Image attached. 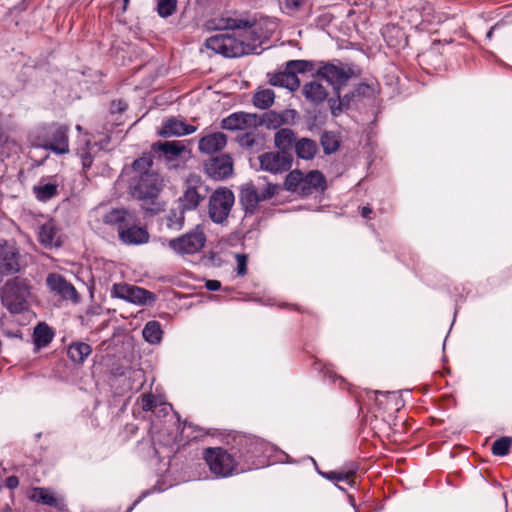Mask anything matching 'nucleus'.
<instances>
[{
    "label": "nucleus",
    "instance_id": "obj_9",
    "mask_svg": "<svg viewBox=\"0 0 512 512\" xmlns=\"http://www.w3.org/2000/svg\"><path fill=\"white\" fill-rule=\"evenodd\" d=\"M273 22L275 25V28L272 32V34L275 32L277 28V23L275 19H260L258 21H250L247 19H241V18H222L220 20V24L218 26V29H225V30H237L239 32L240 36H246L248 40H251L255 36L251 34V27L257 26L258 34H261L263 32H266L267 27H270L267 23Z\"/></svg>",
    "mask_w": 512,
    "mask_h": 512
},
{
    "label": "nucleus",
    "instance_id": "obj_4",
    "mask_svg": "<svg viewBox=\"0 0 512 512\" xmlns=\"http://www.w3.org/2000/svg\"><path fill=\"white\" fill-rule=\"evenodd\" d=\"M238 458L241 462L240 471L246 472L259 469L268 464L267 455L272 447L264 440L258 438H244L240 440Z\"/></svg>",
    "mask_w": 512,
    "mask_h": 512
},
{
    "label": "nucleus",
    "instance_id": "obj_41",
    "mask_svg": "<svg viewBox=\"0 0 512 512\" xmlns=\"http://www.w3.org/2000/svg\"><path fill=\"white\" fill-rule=\"evenodd\" d=\"M176 0H157V12L159 16L167 18L176 10Z\"/></svg>",
    "mask_w": 512,
    "mask_h": 512
},
{
    "label": "nucleus",
    "instance_id": "obj_36",
    "mask_svg": "<svg viewBox=\"0 0 512 512\" xmlns=\"http://www.w3.org/2000/svg\"><path fill=\"white\" fill-rule=\"evenodd\" d=\"M274 99L275 93L272 89H262L254 94L253 104L259 109H267L274 103Z\"/></svg>",
    "mask_w": 512,
    "mask_h": 512
},
{
    "label": "nucleus",
    "instance_id": "obj_21",
    "mask_svg": "<svg viewBox=\"0 0 512 512\" xmlns=\"http://www.w3.org/2000/svg\"><path fill=\"white\" fill-rule=\"evenodd\" d=\"M37 237L40 244L46 248L61 245L60 231L53 220H48L38 226Z\"/></svg>",
    "mask_w": 512,
    "mask_h": 512
},
{
    "label": "nucleus",
    "instance_id": "obj_22",
    "mask_svg": "<svg viewBox=\"0 0 512 512\" xmlns=\"http://www.w3.org/2000/svg\"><path fill=\"white\" fill-rule=\"evenodd\" d=\"M152 150L166 161L172 162L186 151V145L183 141H159L152 145Z\"/></svg>",
    "mask_w": 512,
    "mask_h": 512
},
{
    "label": "nucleus",
    "instance_id": "obj_20",
    "mask_svg": "<svg viewBox=\"0 0 512 512\" xmlns=\"http://www.w3.org/2000/svg\"><path fill=\"white\" fill-rule=\"evenodd\" d=\"M134 213L124 208L111 209L103 214V223L115 230L118 233V237L126 225H129V221L133 217Z\"/></svg>",
    "mask_w": 512,
    "mask_h": 512
},
{
    "label": "nucleus",
    "instance_id": "obj_6",
    "mask_svg": "<svg viewBox=\"0 0 512 512\" xmlns=\"http://www.w3.org/2000/svg\"><path fill=\"white\" fill-rule=\"evenodd\" d=\"M206 235L204 228L197 225L180 237L171 239L169 247L178 255H193L199 253L205 246Z\"/></svg>",
    "mask_w": 512,
    "mask_h": 512
},
{
    "label": "nucleus",
    "instance_id": "obj_44",
    "mask_svg": "<svg viewBox=\"0 0 512 512\" xmlns=\"http://www.w3.org/2000/svg\"><path fill=\"white\" fill-rule=\"evenodd\" d=\"M140 404L144 411H152L158 406V401L154 395L144 394L140 398Z\"/></svg>",
    "mask_w": 512,
    "mask_h": 512
},
{
    "label": "nucleus",
    "instance_id": "obj_1",
    "mask_svg": "<svg viewBox=\"0 0 512 512\" xmlns=\"http://www.w3.org/2000/svg\"><path fill=\"white\" fill-rule=\"evenodd\" d=\"M267 24L270 27H267L266 32L261 34H258L257 26L251 27V34L255 36L251 40H248L246 36H240L237 30H232V34L222 33L211 36L206 40V47L215 53L229 58L254 53L264 41L272 36L275 25L273 22H268Z\"/></svg>",
    "mask_w": 512,
    "mask_h": 512
},
{
    "label": "nucleus",
    "instance_id": "obj_50",
    "mask_svg": "<svg viewBox=\"0 0 512 512\" xmlns=\"http://www.w3.org/2000/svg\"><path fill=\"white\" fill-rule=\"evenodd\" d=\"M205 287L210 291H217L221 288V283L218 280H208Z\"/></svg>",
    "mask_w": 512,
    "mask_h": 512
},
{
    "label": "nucleus",
    "instance_id": "obj_49",
    "mask_svg": "<svg viewBox=\"0 0 512 512\" xmlns=\"http://www.w3.org/2000/svg\"><path fill=\"white\" fill-rule=\"evenodd\" d=\"M18 485H19V480L16 476H10L5 481V486L10 490L17 488Z\"/></svg>",
    "mask_w": 512,
    "mask_h": 512
},
{
    "label": "nucleus",
    "instance_id": "obj_40",
    "mask_svg": "<svg viewBox=\"0 0 512 512\" xmlns=\"http://www.w3.org/2000/svg\"><path fill=\"white\" fill-rule=\"evenodd\" d=\"M511 445L512 439L510 437H501L493 443L492 452L497 456H505L508 454Z\"/></svg>",
    "mask_w": 512,
    "mask_h": 512
},
{
    "label": "nucleus",
    "instance_id": "obj_33",
    "mask_svg": "<svg viewBox=\"0 0 512 512\" xmlns=\"http://www.w3.org/2000/svg\"><path fill=\"white\" fill-rule=\"evenodd\" d=\"M295 151L299 158L310 160L317 152V144L311 139L302 138L295 143Z\"/></svg>",
    "mask_w": 512,
    "mask_h": 512
},
{
    "label": "nucleus",
    "instance_id": "obj_47",
    "mask_svg": "<svg viewBox=\"0 0 512 512\" xmlns=\"http://www.w3.org/2000/svg\"><path fill=\"white\" fill-rule=\"evenodd\" d=\"M305 0H284V8L288 13H293L299 10Z\"/></svg>",
    "mask_w": 512,
    "mask_h": 512
},
{
    "label": "nucleus",
    "instance_id": "obj_53",
    "mask_svg": "<svg viewBox=\"0 0 512 512\" xmlns=\"http://www.w3.org/2000/svg\"><path fill=\"white\" fill-rule=\"evenodd\" d=\"M371 393H372L376 398H377V396H378V395L386 396V397H388V398H390V397L394 396V394H393V393H390V392L383 393V392H379V391H373V392H371Z\"/></svg>",
    "mask_w": 512,
    "mask_h": 512
},
{
    "label": "nucleus",
    "instance_id": "obj_43",
    "mask_svg": "<svg viewBox=\"0 0 512 512\" xmlns=\"http://www.w3.org/2000/svg\"><path fill=\"white\" fill-rule=\"evenodd\" d=\"M321 143L325 153L327 154L335 152L339 146L334 136L329 133H324L322 135Z\"/></svg>",
    "mask_w": 512,
    "mask_h": 512
},
{
    "label": "nucleus",
    "instance_id": "obj_12",
    "mask_svg": "<svg viewBox=\"0 0 512 512\" xmlns=\"http://www.w3.org/2000/svg\"><path fill=\"white\" fill-rule=\"evenodd\" d=\"M30 255L21 253L14 244H2V275L15 274L28 266Z\"/></svg>",
    "mask_w": 512,
    "mask_h": 512
},
{
    "label": "nucleus",
    "instance_id": "obj_39",
    "mask_svg": "<svg viewBox=\"0 0 512 512\" xmlns=\"http://www.w3.org/2000/svg\"><path fill=\"white\" fill-rule=\"evenodd\" d=\"M311 67V62L307 60H290L286 63L285 69L292 75H297V73H304L310 70Z\"/></svg>",
    "mask_w": 512,
    "mask_h": 512
},
{
    "label": "nucleus",
    "instance_id": "obj_54",
    "mask_svg": "<svg viewBox=\"0 0 512 512\" xmlns=\"http://www.w3.org/2000/svg\"><path fill=\"white\" fill-rule=\"evenodd\" d=\"M160 406H161V411H163L164 413H167L168 406L166 404H160Z\"/></svg>",
    "mask_w": 512,
    "mask_h": 512
},
{
    "label": "nucleus",
    "instance_id": "obj_45",
    "mask_svg": "<svg viewBox=\"0 0 512 512\" xmlns=\"http://www.w3.org/2000/svg\"><path fill=\"white\" fill-rule=\"evenodd\" d=\"M320 474L331 481H348L352 476L353 472H321Z\"/></svg>",
    "mask_w": 512,
    "mask_h": 512
},
{
    "label": "nucleus",
    "instance_id": "obj_30",
    "mask_svg": "<svg viewBox=\"0 0 512 512\" xmlns=\"http://www.w3.org/2000/svg\"><path fill=\"white\" fill-rule=\"evenodd\" d=\"M58 183L56 181L43 182L33 187L37 200L47 202L58 194Z\"/></svg>",
    "mask_w": 512,
    "mask_h": 512
},
{
    "label": "nucleus",
    "instance_id": "obj_18",
    "mask_svg": "<svg viewBox=\"0 0 512 512\" xmlns=\"http://www.w3.org/2000/svg\"><path fill=\"white\" fill-rule=\"evenodd\" d=\"M28 498L35 503L51 506L59 510H65L66 508L64 499L50 488H32L28 493Z\"/></svg>",
    "mask_w": 512,
    "mask_h": 512
},
{
    "label": "nucleus",
    "instance_id": "obj_29",
    "mask_svg": "<svg viewBox=\"0 0 512 512\" xmlns=\"http://www.w3.org/2000/svg\"><path fill=\"white\" fill-rule=\"evenodd\" d=\"M274 142L281 153H290L295 146V134L289 128H282L275 133Z\"/></svg>",
    "mask_w": 512,
    "mask_h": 512
},
{
    "label": "nucleus",
    "instance_id": "obj_58",
    "mask_svg": "<svg viewBox=\"0 0 512 512\" xmlns=\"http://www.w3.org/2000/svg\"><path fill=\"white\" fill-rule=\"evenodd\" d=\"M141 498H139L137 501L134 502V505L138 504Z\"/></svg>",
    "mask_w": 512,
    "mask_h": 512
},
{
    "label": "nucleus",
    "instance_id": "obj_55",
    "mask_svg": "<svg viewBox=\"0 0 512 512\" xmlns=\"http://www.w3.org/2000/svg\"><path fill=\"white\" fill-rule=\"evenodd\" d=\"M123 1H124V10H125L130 0H123Z\"/></svg>",
    "mask_w": 512,
    "mask_h": 512
},
{
    "label": "nucleus",
    "instance_id": "obj_2",
    "mask_svg": "<svg viewBox=\"0 0 512 512\" xmlns=\"http://www.w3.org/2000/svg\"><path fill=\"white\" fill-rule=\"evenodd\" d=\"M152 165L153 162L149 156L133 162L129 189L134 198L154 203L164 184L162 177L152 168Z\"/></svg>",
    "mask_w": 512,
    "mask_h": 512
},
{
    "label": "nucleus",
    "instance_id": "obj_15",
    "mask_svg": "<svg viewBox=\"0 0 512 512\" xmlns=\"http://www.w3.org/2000/svg\"><path fill=\"white\" fill-rule=\"evenodd\" d=\"M205 171L214 180H224L233 173L232 158L227 154L212 158L205 163Z\"/></svg>",
    "mask_w": 512,
    "mask_h": 512
},
{
    "label": "nucleus",
    "instance_id": "obj_25",
    "mask_svg": "<svg viewBox=\"0 0 512 512\" xmlns=\"http://www.w3.org/2000/svg\"><path fill=\"white\" fill-rule=\"evenodd\" d=\"M254 116L244 112L233 113L224 118L221 127L226 130H245L252 125Z\"/></svg>",
    "mask_w": 512,
    "mask_h": 512
},
{
    "label": "nucleus",
    "instance_id": "obj_23",
    "mask_svg": "<svg viewBox=\"0 0 512 512\" xmlns=\"http://www.w3.org/2000/svg\"><path fill=\"white\" fill-rule=\"evenodd\" d=\"M196 131V127L193 125H189L182 120L176 118H170L166 120L160 130L159 134L162 137H172V136H184L192 134Z\"/></svg>",
    "mask_w": 512,
    "mask_h": 512
},
{
    "label": "nucleus",
    "instance_id": "obj_52",
    "mask_svg": "<svg viewBox=\"0 0 512 512\" xmlns=\"http://www.w3.org/2000/svg\"><path fill=\"white\" fill-rule=\"evenodd\" d=\"M371 213H372V210L370 207H368V206L362 207L361 215L363 218H368Z\"/></svg>",
    "mask_w": 512,
    "mask_h": 512
},
{
    "label": "nucleus",
    "instance_id": "obj_34",
    "mask_svg": "<svg viewBox=\"0 0 512 512\" xmlns=\"http://www.w3.org/2000/svg\"><path fill=\"white\" fill-rule=\"evenodd\" d=\"M91 351L90 345L78 342L69 346L68 355L73 362L82 363L91 354Z\"/></svg>",
    "mask_w": 512,
    "mask_h": 512
},
{
    "label": "nucleus",
    "instance_id": "obj_48",
    "mask_svg": "<svg viewBox=\"0 0 512 512\" xmlns=\"http://www.w3.org/2000/svg\"><path fill=\"white\" fill-rule=\"evenodd\" d=\"M79 155L81 157L83 169L86 170V169L90 168L92 165V162H93V158H92L90 152L82 150L81 152H79Z\"/></svg>",
    "mask_w": 512,
    "mask_h": 512
},
{
    "label": "nucleus",
    "instance_id": "obj_28",
    "mask_svg": "<svg viewBox=\"0 0 512 512\" xmlns=\"http://www.w3.org/2000/svg\"><path fill=\"white\" fill-rule=\"evenodd\" d=\"M269 82L273 86L287 88L290 91H295L300 86V80L297 75H292L286 69L272 75Z\"/></svg>",
    "mask_w": 512,
    "mask_h": 512
},
{
    "label": "nucleus",
    "instance_id": "obj_38",
    "mask_svg": "<svg viewBox=\"0 0 512 512\" xmlns=\"http://www.w3.org/2000/svg\"><path fill=\"white\" fill-rule=\"evenodd\" d=\"M20 151L21 145L16 138L7 136L4 142L2 141V157L18 155Z\"/></svg>",
    "mask_w": 512,
    "mask_h": 512
},
{
    "label": "nucleus",
    "instance_id": "obj_10",
    "mask_svg": "<svg viewBox=\"0 0 512 512\" xmlns=\"http://www.w3.org/2000/svg\"><path fill=\"white\" fill-rule=\"evenodd\" d=\"M207 196V187L202 183L201 179L191 176L187 179L185 189L179 198V206L181 211L195 210Z\"/></svg>",
    "mask_w": 512,
    "mask_h": 512
},
{
    "label": "nucleus",
    "instance_id": "obj_59",
    "mask_svg": "<svg viewBox=\"0 0 512 512\" xmlns=\"http://www.w3.org/2000/svg\"><path fill=\"white\" fill-rule=\"evenodd\" d=\"M148 494V492H145L142 494V497H145Z\"/></svg>",
    "mask_w": 512,
    "mask_h": 512
},
{
    "label": "nucleus",
    "instance_id": "obj_19",
    "mask_svg": "<svg viewBox=\"0 0 512 512\" xmlns=\"http://www.w3.org/2000/svg\"><path fill=\"white\" fill-rule=\"evenodd\" d=\"M46 150L58 155L69 152L68 128L66 126L51 124L50 139Z\"/></svg>",
    "mask_w": 512,
    "mask_h": 512
},
{
    "label": "nucleus",
    "instance_id": "obj_26",
    "mask_svg": "<svg viewBox=\"0 0 512 512\" xmlns=\"http://www.w3.org/2000/svg\"><path fill=\"white\" fill-rule=\"evenodd\" d=\"M302 94L307 101L313 104L323 102L328 96L326 88L315 80L304 84Z\"/></svg>",
    "mask_w": 512,
    "mask_h": 512
},
{
    "label": "nucleus",
    "instance_id": "obj_24",
    "mask_svg": "<svg viewBox=\"0 0 512 512\" xmlns=\"http://www.w3.org/2000/svg\"><path fill=\"white\" fill-rule=\"evenodd\" d=\"M226 144V135L222 132H214L203 136L199 140V150L205 154H213L222 150Z\"/></svg>",
    "mask_w": 512,
    "mask_h": 512
},
{
    "label": "nucleus",
    "instance_id": "obj_27",
    "mask_svg": "<svg viewBox=\"0 0 512 512\" xmlns=\"http://www.w3.org/2000/svg\"><path fill=\"white\" fill-rule=\"evenodd\" d=\"M326 186V180L324 175L319 171H310L304 174L302 184V195H310L318 189L324 190Z\"/></svg>",
    "mask_w": 512,
    "mask_h": 512
},
{
    "label": "nucleus",
    "instance_id": "obj_13",
    "mask_svg": "<svg viewBox=\"0 0 512 512\" xmlns=\"http://www.w3.org/2000/svg\"><path fill=\"white\" fill-rule=\"evenodd\" d=\"M112 297L119 298L137 305H146L155 301V295L138 286L129 284H114Z\"/></svg>",
    "mask_w": 512,
    "mask_h": 512
},
{
    "label": "nucleus",
    "instance_id": "obj_31",
    "mask_svg": "<svg viewBox=\"0 0 512 512\" xmlns=\"http://www.w3.org/2000/svg\"><path fill=\"white\" fill-rule=\"evenodd\" d=\"M51 125H43L33 129L29 134V142L35 148L46 150L50 139Z\"/></svg>",
    "mask_w": 512,
    "mask_h": 512
},
{
    "label": "nucleus",
    "instance_id": "obj_42",
    "mask_svg": "<svg viewBox=\"0 0 512 512\" xmlns=\"http://www.w3.org/2000/svg\"><path fill=\"white\" fill-rule=\"evenodd\" d=\"M349 96L345 95L342 99L340 98V95L338 94V99H331L330 100V108L331 112L334 116L339 115L343 108L347 107L349 105Z\"/></svg>",
    "mask_w": 512,
    "mask_h": 512
},
{
    "label": "nucleus",
    "instance_id": "obj_14",
    "mask_svg": "<svg viewBox=\"0 0 512 512\" xmlns=\"http://www.w3.org/2000/svg\"><path fill=\"white\" fill-rule=\"evenodd\" d=\"M260 168L273 174L288 171L292 165L290 153L266 152L258 157Z\"/></svg>",
    "mask_w": 512,
    "mask_h": 512
},
{
    "label": "nucleus",
    "instance_id": "obj_7",
    "mask_svg": "<svg viewBox=\"0 0 512 512\" xmlns=\"http://www.w3.org/2000/svg\"><path fill=\"white\" fill-rule=\"evenodd\" d=\"M235 197L228 188L216 189L209 198L208 214L216 224H223L234 205Z\"/></svg>",
    "mask_w": 512,
    "mask_h": 512
},
{
    "label": "nucleus",
    "instance_id": "obj_51",
    "mask_svg": "<svg viewBox=\"0 0 512 512\" xmlns=\"http://www.w3.org/2000/svg\"><path fill=\"white\" fill-rule=\"evenodd\" d=\"M127 108V105L125 103H123L122 101H118L117 103L116 102H113L112 103V111L113 112H123L125 111Z\"/></svg>",
    "mask_w": 512,
    "mask_h": 512
},
{
    "label": "nucleus",
    "instance_id": "obj_46",
    "mask_svg": "<svg viewBox=\"0 0 512 512\" xmlns=\"http://www.w3.org/2000/svg\"><path fill=\"white\" fill-rule=\"evenodd\" d=\"M237 274L243 276L247 272V256L245 254H236Z\"/></svg>",
    "mask_w": 512,
    "mask_h": 512
},
{
    "label": "nucleus",
    "instance_id": "obj_56",
    "mask_svg": "<svg viewBox=\"0 0 512 512\" xmlns=\"http://www.w3.org/2000/svg\"><path fill=\"white\" fill-rule=\"evenodd\" d=\"M491 35H492V31L490 30V31L487 33V36H488V37H491Z\"/></svg>",
    "mask_w": 512,
    "mask_h": 512
},
{
    "label": "nucleus",
    "instance_id": "obj_32",
    "mask_svg": "<svg viewBox=\"0 0 512 512\" xmlns=\"http://www.w3.org/2000/svg\"><path fill=\"white\" fill-rule=\"evenodd\" d=\"M54 337V333L46 323H39L34 328L33 340L37 348L46 347Z\"/></svg>",
    "mask_w": 512,
    "mask_h": 512
},
{
    "label": "nucleus",
    "instance_id": "obj_35",
    "mask_svg": "<svg viewBox=\"0 0 512 512\" xmlns=\"http://www.w3.org/2000/svg\"><path fill=\"white\" fill-rule=\"evenodd\" d=\"M161 325L157 321H149L145 324L142 335L150 344H158L162 339Z\"/></svg>",
    "mask_w": 512,
    "mask_h": 512
},
{
    "label": "nucleus",
    "instance_id": "obj_57",
    "mask_svg": "<svg viewBox=\"0 0 512 512\" xmlns=\"http://www.w3.org/2000/svg\"><path fill=\"white\" fill-rule=\"evenodd\" d=\"M76 128H77L78 131H81V126L80 125H77Z\"/></svg>",
    "mask_w": 512,
    "mask_h": 512
},
{
    "label": "nucleus",
    "instance_id": "obj_11",
    "mask_svg": "<svg viewBox=\"0 0 512 512\" xmlns=\"http://www.w3.org/2000/svg\"><path fill=\"white\" fill-rule=\"evenodd\" d=\"M318 74L338 92L341 87L346 85L349 79L356 76V69L348 64L327 63L319 68Z\"/></svg>",
    "mask_w": 512,
    "mask_h": 512
},
{
    "label": "nucleus",
    "instance_id": "obj_16",
    "mask_svg": "<svg viewBox=\"0 0 512 512\" xmlns=\"http://www.w3.org/2000/svg\"><path fill=\"white\" fill-rule=\"evenodd\" d=\"M137 219L135 214L129 221V225H126L125 228L120 233L119 240L125 245H142L146 244L149 241V233L148 231L139 225L136 224Z\"/></svg>",
    "mask_w": 512,
    "mask_h": 512
},
{
    "label": "nucleus",
    "instance_id": "obj_8",
    "mask_svg": "<svg viewBox=\"0 0 512 512\" xmlns=\"http://www.w3.org/2000/svg\"><path fill=\"white\" fill-rule=\"evenodd\" d=\"M277 190V186L271 183L266 184L263 188H257L252 184H246L240 191V203L245 214H254L261 201L272 198Z\"/></svg>",
    "mask_w": 512,
    "mask_h": 512
},
{
    "label": "nucleus",
    "instance_id": "obj_37",
    "mask_svg": "<svg viewBox=\"0 0 512 512\" xmlns=\"http://www.w3.org/2000/svg\"><path fill=\"white\" fill-rule=\"evenodd\" d=\"M304 174L299 170L291 171L285 179V188L292 192H300L302 190Z\"/></svg>",
    "mask_w": 512,
    "mask_h": 512
},
{
    "label": "nucleus",
    "instance_id": "obj_5",
    "mask_svg": "<svg viewBox=\"0 0 512 512\" xmlns=\"http://www.w3.org/2000/svg\"><path fill=\"white\" fill-rule=\"evenodd\" d=\"M204 459L211 473L216 478H226L243 472L240 471L241 462L236 461L234 456L223 448L213 447L205 449Z\"/></svg>",
    "mask_w": 512,
    "mask_h": 512
},
{
    "label": "nucleus",
    "instance_id": "obj_3",
    "mask_svg": "<svg viewBox=\"0 0 512 512\" xmlns=\"http://www.w3.org/2000/svg\"><path fill=\"white\" fill-rule=\"evenodd\" d=\"M31 285L26 278L16 276L2 287V304L12 314L22 313L29 308Z\"/></svg>",
    "mask_w": 512,
    "mask_h": 512
},
{
    "label": "nucleus",
    "instance_id": "obj_17",
    "mask_svg": "<svg viewBox=\"0 0 512 512\" xmlns=\"http://www.w3.org/2000/svg\"><path fill=\"white\" fill-rule=\"evenodd\" d=\"M46 285L52 292L60 295L63 299L78 300V293L75 287L58 273H50L46 278Z\"/></svg>",
    "mask_w": 512,
    "mask_h": 512
}]
</instances>
